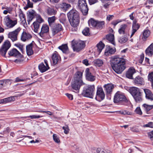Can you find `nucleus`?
<instances>
[{"label":"nucleus","instance_id":"nucleus-6","mask_svg":"<svg viewBox=\"0 0 153 153\" xmlns=\"http://www.w3.org/2000/svg\"><path fill=\"white\" fill-rule=\"evenodd\" d=\"M71 45L74 51L77 52L81 51L85 46L84 42L81 40L78 41L73 40L72 41Z\"/></svg>","mask_w":153,"mask_h":153},{"label":"nucleus","instance_id":"nucleus-19","mask_svg":"<svg viewBox=\"0 0 153 153\" xmlns=\"http://www.w3.org/2000/svg\"><path fill=\"white\" fill-rule=\"evenodd\" d=\"M49 27L48 26L45 24L42 25L41 28V31L39 33V34L41 37H43L44 36V33H48Z\"/></svg>","mask_w":153,"mask_h":153},{"label":"nucleus","instance_id":"nucleus-17","mask_svg":"<svg viewBox=\"0 0 153 153\" xmlns=\"http://www.w3.org/2000/svg\"><path fill=\"white\" fill-rule=\"evenodd\" d=\"M52 59L53 65H55L60 61L61 58L59 55L55 52L52 55Z\"/></svg>","mask_w":153,"mask_h":153},{"label":"nucleus","instance_id":"nucleus-51","mask_svg":"<svg viewBox=\"0 0 153 153\" xmlns=\"http://www.w3.org/2000/svg\"><path fill=\"white\" fill-rule=\"evenodd\" d=\"M143 126L144 128L149 127L150 128H153V122H149L147 124L144 125Z\"/></svg>","mask_w":153,"mask_h":153},{"label":"nucleus","instance_id":"nucleus-3","mask_svg":"<svg viewBox=\"0 0 153 153\" xmlns=\"http://www.w3.org/2000/svg\"><path fill=\"white\" fill-rule=\"evenodd\" d=\"M82 73L80 71H77L75 74V77L71 84L72 88L75 90H79L81 86L85 83L82 80Z\"/></svg>","mask_w":153,"mask_h":153},{"label":"nucleus","instance_id":"nucleus-52","mask_svg":"<svg viewBox=\"0 0 153 153\" xmlns=\"http://www.w3.org/2000/svg\"><path fill=\"white\" fill-rule=\"evenodd\" d=\"M13 97H10L4 99L5 104L11 102L13 100Z\"/></svg>","mask_w":153,"mask_h":153},{"label":"nucleus","instance_id":"nucleus-24","mask_svg":"<svg viewBox=\"0 0 153 153\" xmlns=\"http://www.w3.org/2000/svg\"><path fill=\"white\" fill-rule=\"evenodd\" d=\"M144 91L145 94L146 98L151 101L153 100V94L152 92L148 89H144Z\"/></svg>","mask_w":153,"mask_h":153},{"label":"nucleus","instance_id":"nucleus-8","mask_svg":"<svg viewBox=\"0 0 153 153\" xmlns=\"http://www.w3.org/2000/svg\"><path fill=\"white\" fill-rule=\"evenodd\" d=\"M128 101L123 94L120 91H117L114 96V101L115 103L122 102H128Z\"/></svg>","mask_w":153,"mask_h":153},{"label":"nucleus","instance_id":"nucleus-9","mask_svg":"<svg viewBox=\"0 0 153 153\" xmlns=\"http://www.w3.org/2000/svg\"><path fill=\"white\" fill-rule=\"evenodd\" d=\"M11 44L10 42L7 40L5 42L0 49V54L4 56L7 51L10 48Z\"/></svg>","mask_w":153,"mask_h":153},{"label":"nucleus","instance_id":"nucleus-22","mask_svg":"<svg viewBox=\"0 0 153 153\" xmlns=\"http://www.w3.org/2000/svg\"><path fill=\"white\" fill-rule=\"evenodd\" d=\"M32 37L31 35L26 32L23 31L21 35V39L23 42H25L28 40Z\"/></svg>","mask_w":153,"mask_h":153},{"label":"nucleus","instance_id":"nucleus-62","mask_svg":"<svg viewBox=\"0 0 153 153\" xmlns=\"http://www.w3.org/2000/svg\"><path fill=\"white\" fill-rule=\"evenodd\" d=\"M68 97V99L71 100H72L73 99V96L71 94L66 93L65 94Z\"/></svg>","mask_w":153,"mask_h":153},{"label":"nucleus","instance_id":"nucleus-12","mask_svg":"<svg viewBox=\"0 0 153 153\" xmlns=\"http://www.w3.org/2000/svg\"><path fill=\"white\" fill-rule=\"evenodd\" d=\"M5 25L9 28L13 27L17 22V20L13 21L11 20L8 16L5 17Z\"/></svg>","mask_w":153,"mask_h":153},{"label":"nucleus","instance_id":"nucleus-34","mask_svg":"<svg viewBox=\"0 0 153 153\" xmlns=\"http://www.w3.org/2000/svg\"><path fill=\"white\" fill-rule=\"evenodd\" d=\"M106 38L107 40L111 42V43L113 45H115V42L114 41V36L112 34H109L107 35L106 36Z\"/></svg>","mask_w":153,"mask_h":153},{"label":"nucleus","instance_id":"nucleus-38","mask_svg":"<svg viewBox=\"0 0 153 153\" xmlns=\"http://www.w3.org/2000/svg\"><path fill=\"white\" fill-rule=\"evenodd\" d=\"M1 83H2V87H7L8 86L10 85L11 84L10 81L8 79L6 80H1Z\"/></svg>","mask_w":153,"mask_h":153},{"label":"nucleus","instance_id":"nucleus-39","mask_svg":"<svg viewBox=\"0 0 153 153\" xmlns=\"http://www.w3.org/2000/svg\"><path fill=\"white\" fill-rule=\"evenodd\" d=\"M150 34V31L149 30H146L144 31L143 33L142 39L143 40L145 41L146 38L148 37Z\"/></svg>","mask_w":153,"mask_h":153},{"label":"nucleus","instance_id":"nucleus-37","mask_svg":"<svg viewBox=\"0 0 153 153\" xmlns=\"http://www.w3.org/2000/svg\"><path fill=\"white\" fill-rule=\"evenodd\" d=\"M93 18H91L88 21V24L91 27H96L97 22Z\"/></svg>","mask_w":153,"mask_h":153},{"label":"nucleus","instance_id":"nucleus-21","mask_svg":"<svg viewBox=\"0 0 153 153\" xmlns=\"http://www.w3.org/2000/svg\"><path fill=\"white\" fill-rule=\"evenodd\" d=\"M70 4L65 2H62L59 5V7L61 10L65 12L71 7Z\"/></svg>","mask_w":153,"mask_h":153},{"label":"nucleus","instance_id":"nucleus-23","mask_svg":"<svg viewBox=\"0 0 153 153\" xmlns=\"http://www.w3.org/2000/svg\"><path fill=\"white\" fill-rule=\"evenodd\" d=\"M133 82L135 85L138 86L143 85L144 83L143 78L139 76H137L135 78Z\"/></svg>","mask_w":153,"mask_h":153},{"label":"nucleus","instance_id":"nucleus-20","mask_svg":"<svg viewBox=\"0 0 153 153\" xmlns=\"http://www.w3.org/2000/svg\"><path fill=\"white\" fill-rule=\"evenodd\" d=\"M8 54L10 56H13L16 57H21V53L16 49L13 48L10 50L8 52Z\"/></svg>","mask_w":153,"mask_h":153},{"label":"nucleus","instance_id":"nucleus-40","mask_svg":"<svg viewBox=\"0 0 153 153\" xmlns=\"http://www.w3.org/2000/svg\"><path fill=\"white\" fill-rule=\"evenodd\" d=\"M56 19V17L55 16H53L48 18V21L49 25L50 27H52V24L55 22Z\"/></svg>","mask_w":153,"mask_h":153},{"label":"nucleus","instance_id":"nucleus-44","mask_svg":"<svg viewBox=\"0 0 153 153\" xmlns=\"http://www.w3.org/2000/svg\"><path fill=\"white\" fill-rule=\"evenodd\" d=\"M19 16L21 21H22L23 22L24 21H25V16L23 13L21 9H19Z\"/></svg>","mask_w":153,"mask_h":153},{"label":"nucleus","instance_id":"nucleus-32","mask_svg":"<svg viewBox=\"0 0 153 153\" xmlns=\"http://www.w3.org/2000/svg\"><path fill=\"white\" fill-rule=\"evenodd\" d=\"M128 39V36L126 34L123 35V36L120 37L118 38L119 42L123 44L126 42Z\"/></svg>","mask_w":153,"mask_h":153},{"label":"nucleus","instance_id":"nucleus-5","mask_svg":"<svg viewBox=\"0 0 153 153\" xmlns=\"http://www.w3.org/2000/svg\"><path fill=\"white\" fill-rule=\"evenodd\" d=\"M94 85H88L84 88L82 92L83 96L92 98L94 94Z\"/></svg>","mask_w":153,"mask_h":153},{"label":"nucleus","instance_id":"nucleus-41","mask_svg":"<svg viewBox=\"0 0 153 153\" xmlns=\"http://www.w3.org/2000/svg\"><path fill=\"white\" fill-rule=\"evenodd\" d=\"M96 28L98 29H102L104 26L105 22L104 21H97Z\"/></svg>","mask_w":153,"mask_h":153},{"label":"nucleus","instance_id":"nucleus-33","mask_svg":"<svg viewBox=\"0 0 153 153\" xmlns=\"http://www.w3.org/2000/svg\"><path fill=\"white\" fill-rule=\"evenodd\" d=\"M127 25L126 24H123L121 25L120 28L118 30V32L120 34H126L125 29L126 28Z\"/></svg>","mask_w":153,"mask_h":153},{"label":"nucleus","instance_id":"nucleus-54","mask_svg":"<svg viewBox=\"0 0 153 153\" xmlns=\"http://www.w3.org/2000/svg\"><path fill=\"white\" fill-rule=\"evenodd\" d=\"M15 45L18 47L20 51L22 53H23V45H22L19 43H18L15 44Z\"/></svg>","mask_w":153,"mask_h":153},{"label":"nucleus","instance_id":"nucleus-45","mask_svg":"<svg viewBox=\"0 0 153 153\" xmlns=\"http://www.w3.org/2000/svg\"><path fill=\"white\" fill-rule=\"evenodd\" d=\"M33 24L34 27V31L35 32L37 33L38 31V30L39 29L40 25L39 23H37V22H34L33 23Z\"/></svg>","mask_w":153,"mask_h":153},{"label":"nucleus","instance_id":"nucleus-15","mask_svg":"<svg viewBox=\"0 0 153 153\" xmlns=\"http://www.w3.org/2000/svg\"><path fill=\"white\" fill-rule=\"evenodd\" d=\"M52 32L53 35L62 30V27L61 24L56 23L52 26Z\"/></svg>","mask_w":153,"mask_h":153},{"label":"nucleus","instance_id":"nucleus-53","mask_svg":"<svg viewBox=\"0 0 153 153\" xmlns=\"http://www.w3.org/2000/svg\"><path fill=\"white\" fill-rule=\"evenodd\" d=\"M135 112L137 114L140 115H141L142 114V112L139 107H138L136 108L135 110Z\"/></svg>","mask_w":153,"mask_h":153},{"label":"nucleus","instance_id":"nucleus-31","mask_svg":"<svg viewBox=\"0 0 153 153\" xmlns=\"http://www.w3.org/2000/svg\"><path fill=\"white\" fill-rule=\"evenodd\" d=\"M47 14L49 16L55 15L56 14L57 11L53 8L48 7L46 10Z\"/></svg>","mask_w":153,"mask_h":153},{"label":"nucleus","instance_id":"nucleus-57","mask_svg":"<svg viewBox=\"0 0 153 153\" xmlns=\"http://www.w3.org/2000/svg\"><path fill=\"white\" fill-rule=\"evenodd\" d=\"M42 116L36 115H30L28 117V118H30L31 119L39 118L40 117H42Z\"/></svg>","mask_w":153,"mask_h":153},{"label":"nucleus","instance_id":"nucleus-1","mask_svg":"<svg viewBox=\"0 0 153 153\" xmlns=\"http://www.w3.org/2000/svg\"><path fill=\"white\" fill-rule=\"evenodd\" d=\"M125 59L122 58L114 57L111 62V66L114 71L118 74H121L125 70Z\"/></svg>","mask_w":153,"mask_h":153},{"label":"nucleus","instance_id":"nucleus-60","mask_svg":"<svg viewBox=\"0 0 153 153\" xmlns=\"http://www.w3.org/2000/svg\"><path fill=\"white\" fill-rule=\"evenodd\" d=\"M38 112H40L45 113L50 116H51V115H52V114H53L52 112H51L50 111H38Z\"/></svg>","mask_w":153,"mask_h":153},{"label":"nucleus","instance_id":"nucleus-36","mask_svg":"<svg viewBox=\"0 0 153 153\" xmlns=\"http://www.w3.org/2000/svg\"><path fill=\"white\" fill-rule=\"evenodd\" d=\"M34 11L33 10L29 12V14L27 15V18H28L27 22L29 24L30 22L34 17Z\"/></svg>","mask_w":153,"mask_h":153},{"label":"nucleus","instance_id":"nucleus-55","mask_svg":"<svg viewBox=\"0 0 153 153\" xmlns=\"http://www.w3.org/2000/svg\"><path fill=\"white\" fill-rule=\"evenodd\" d=\"M148 77L149 81L150 82L153 81V71L149 74Z\"/></svg>","mask_w":153,"mask_h":153},{"label":"nucleus","instance_id":"nucleus-61","mask_svg":"<svg viewBox=\"0 0 153 153\" xmlns=\"http://www.w3.org/2000/svg\"><path fill=\"white\" fill-rule=\"evenodd\" d=\"M114 17V16L113 15H109L107 16L106 19L107 20L110 21Z\"/></svg>","mask_w":153,"mask_h":153},{"label":"nucleus","instance_id":"nucleus-35","mask_svg":"<svg viewBox=\"0 0 153 153\" xmlns=\"http://www.w3.org/2000/svg\"><path fill=\"white\" fill-rule=\"evenodd\" d=\"M105 46V44L102 41H100L97 44V51L99 53H100L102 50L104 48Z\"/></svg>","mask_w":153,"mask_h":153},{"label":"nucleus","instance_id":"nucleus-11","mask_svg":"<svg viewBox=\"0 0 153 153\" xmlns=\"http://www.w3.org/2000/svg\"><path fill=\"white\" fill-rule=\"evenodd\" d=\"M105 94L102 88L100 86H98L97 88V91L96 93V99L99 100H103L105 98Z\"/></svg>","mask_w":153,"mask_h":153},{"label":"nucleus","instance_id":"nucleus-26","mask_svg":"<svg viewBox=\"0 0 153 153\" xmlns=\"http://www.w3.org/2000/svg\"><path fill=\"white\" fill-rule=\"evenodd\" d=\"M146 55L152 56L153 54V43L151 44L145 50Z\"/></svg>","mask_w":153,"mask_h":153},{"label":"nucleus","instance_id":"nucleus-46","mask_svg":"<svg viewBox=\"0 0 153 153\" xmlns=\"http://www.w3.org/2000/svg\"><path fill=\"white\" fill-rule=\"evenodd\" d=\"M36 16V21L35 22H37V23L41 24L42 22H44V21L43 19L42 18L40 15H37Z\"/></svg>","mask_w":153,"mask_h":153},{"label":"nucleus","instance_id":"nucleus-27","mask_svg":"<svg viewBox=\"0 0 153 153\" xmlns=\"http://www.w3.org/2000/svg\"><path fill=\"white\" fill-rule=\"evenodd\" d=\"M58 48L64 53L68 54L69 53V49L67 44H63L59 46Z\"/></svg>","mask_w":153,"mask_h":153},{"label":"nucleus","instance_id":"nucleus-29","mask_svg":"<svg viewBox=\"0 0 153 153\" xmlns=\"http://www.w3.org/2000/svg\"><path fill=\"white\" fill-rule=\"evenodd\" d=\"M33 45L32 43H31L26 47V52L28 56L31 55L33 54V51L32 50Z\"/></svg>","mask_w":153,"mask_h":153},{"label":"nucleus","instance_id":"nucleus-16","mask_svg":"<svg viewBox=\"0 0 153 153\" xmlns=\"http://www.w3.org/2000/svg\"><path fill=\"white\" fill-rule=\"evenodd\" d=\"M116 51L115 48H112L109 46L106 45L105 51V54L107 56H109L114 54Z\"/></svg>","mask_w":153,"mask_h":153},{"label":"nucleus","instance_id":"nucleus-13","mask_svg":"<svg viewBox=\"0 0 153 153\" xmlns=\"http://www.w3.org/2000/svg\"><path fill=\"white\" fill-rule=\"evenodd\" d=\"M89 71L88 68H87L85 70L86 78L89 81H94L96 79V77L91 74Z\"/></svg>","mask_w":153,"mask_h":153},{"label":"nucleus","instance_id":"nucleus-43","mask_svg":"<svg viewBox=\"0 0 153 153\" xmlns=\"http://www.w3.org/2000/svg\"><path fill=\"white\" fill-rule=\"evenodd\" d=\"M118 113H120L123 115H131L132 113L131 112H129L126 110H121L117 111Z\"/></svg>","mask_w":153,"mask_h":153},{"label":"nucleus","instance_id":"nucleus-18","mask_svg":"<svg viewBox=\"0 0 153 153\" xmlns=\"http://www.w3.org/2000/svg\"><path fill=\"white\" fill-rule=\"evenodd\" d=\"M135 72L136 71L135 69L133 67H131L126 72V76L128 79H133V75Z\"/></svg>","mask_w":153,"mask_h":153},{"label":"nucleus","instance_id":"nucleus-59","mask_svg":"<svg viewBox=\"0 0 153 153\" xmlns=\"http://www.w3.org/2000/svg\"><path fill=\"white\" fill-rule=\"evenodd\" d=\"M27 8L29 7H33V4L30 2L29 0H27Z\"/></svg>","mask_w":153,"mask_h":153},{"label":"nucleus","instance_id":"nucleus-49","mask_svg":"<svg viewBox=\"0 0 153 153\" xmlns=\"http://www.w3.org/2000/svg\"><path fill=\"white\" fill-rule=\"evenodd\" d=\"M53 139L54 141L57 143H59L60 142L59 137L56 134H53Z\"/></svg>","mask_w":153,"mask_h":153},{"label":"nucleus","instance_id":"nucleus-64","mask_svg":"<svg viewBox=\"0 0 153 153\" xmlns=\"http://www.w3.org/2000/svg\"><path fill=\"white\" fill-rule=\"evenodd\" d=\"M10 131V128L8 127H7L6 128V129L4 131V134H8Z\"/></svg>","mask_w":153,"mask_h":153},{"label":"nucleus","instance_id":"nucleus-7","mask_svg":"<svg viewBox=\"0 0 153 153\" xmlns=\"http://www.w3.org/2000/svg\"><path fill=\"white\" fill-rule=\"evenodd\" d=\"M77 5L83 15H86L88 13V8L86 0H78Z\"/></svg>","mask_w":153,"mask_h":153},{"label":"nucleus","instance_id":"nucleus-10","mask_svg":"<svg viewBox=\"0 0 153 153\" xmlns=\"http://www.w3.org/2000/svg\"><path fill=\"white\" fill-rule=\"evenodd\" d=\"M21 30V28L19 27L15 30L10 32L8 35V38H10L13 42L16 41L17 40L18 34Z\"/></svg>","mask_w":153,"mask_h":153},{"label":"nucleus","instance_id":"nucleus-2","mask_svg":"<svg viewBox=\"0 0 153 153\" xmlns=\"http://www.w3.org/2000/svg\"><path fill=\"white\" fill-rule=\"evenodd\" d=\"M67 15L71 25L74 27H77L80 22L79 12L76 10L72 9L68 13Z\"/></svg>","mask_w":153,"mask_h":153},{"label":"nucleus","instance_id":"nucleus-28","mask_svg":"<svg viewBox=\"0 0 153 153\" xmlns=\"http://www.w3.org/2000/svg\"><path fill=\"white\" fill-rule=\"evenodd\" d=\"M39 69L42 73L45 72L50 68L49 66L46 67L43 62L41 63L38 66Z\"/></svg>","mask_w":153,"mask_h":153},{"label":"nucleus","instance_id":"nucleus-63","mask_svg":"<svg viewBox=\"0 0 153 153\" xmlns=\"http://www.w3.org/2000/svg\"><path fill=\"white\" fill-rule=\"evenodd\" d=\"M89 4L90 5L94 4L97 2V0H88Z\"/></svg>","mask_w":153,"mask_h":153},{"label":"nucleus","instance_id":"nucleus-42","mask_svg":"<svg viewBox=\"0 0 153 153\" xmlns=\"http://www.w3.org/2000/svg\"><path fill=\"white\" fill-rule=\"evenodd\" d=\"M94 62L96 66L98 67L102 66L103 64V61L100 59H97L94 60Z\"/></svg>","mask_w":153,"mask_h":153},{"label":"nucleus","instance_id":"nucleus-25","mask_svg":"<svg viewBox=\"0 0 153 153\" xmlns=\"http://www.w3.org/2000/svg\"><path fill=\"white\" fill-rule=\"evenodd\" d=\"M104 88L107 94H110L114 88V86L111 84H107L105 85Z\"/></svg>","mask_w":153,"mask_h":153},{"label":"nucleus","instance_id":"nucleus-4","mask_svg":"<svg viewBox=\"0 0 153 153\" xmlns=\"http://www.w3.org/2000/svg\"><path fill=\"white\" fill-rule=\"evenodd\" d=\"M129 92L136 102H139L142 101V93L139 88L133 87L130 88Z\"/></svg>","mask_w":153,"mask_h":153},{"label":"nucleus","instance_id":"nucleus-47","mask_svg":"<svg viewBox=\"0 0 153 153\" xmlns=\"http://www.w3.org/2000/svg\"><path fill=\"white\" fill-rule=\"evenodd\" d=\"M97 152L98 153H111L109 151H106L102 149L98 148L97 149Z\"/></svg>","mask_w":153,"mask_h":153},{"label":"nucleus","instance_id":"nucleus-56","mask_svg":"<svg viewBox=\"0 0 153 153\" xmlns=\"http://www.w3.org/2000/svg\"><path fill=\"white\" fill-rule=\"evenodd\" d=\"M122 22L121 20L118 19L116 20H114L112 21L111 22V24L114 25V26H116L118 23H120Z\"/></svg>","mask_w":153,"mask_h":153},{"label":"nucleus","instance_id":"nucleus-14","mask_svg":"<svg viewBox=\"0 0 153 153\" xmlns=\"http://www.w3.org/2000/svg\"><path fill=\"white\" fill-rule=\"evenodd\" d=\"M137 21L136 19H134L133 21L132 27V30L131 37L134 35L135 33L140 28V25L138 23H137Z\"/></svg>","mask_w":153,"mask_h":153},{"label":"nucleus","instance_id":"nucleus-48","mask_svg":"<svg viewBox=\"0 0 153 153\" xmlns=\"http://www.w3.org/2000/svg\"><path fill=\"white\" fill-rule=\"evenodd\" d=\"M82 33L85 36H88L90 34L89 28L88 27H85L82 30Z\"/></svg>","mask_w":153,"mask_h":153},{"label":"nucleus","instance_id":"nucleus-58","mask_svg":"<svg viewBox=\"0 0 153 153\" xmlns=\"http://www.w3.org/2000/svg\"><path fill=\"white\" fill-rule=\"evenodd\" d=\"M148 136L151 140H153V131L149 132L148 133Z\"/></svg>","mask_w":153,"mask_h":153},{"label":"nucleus","instance_id":"nucleus-50","mask_svg":"<svg viewBox=\"0 0 153 153\" xmlns=\"http://www.w3.org/2000/svg\"><path fill=\"white\" fill-rule=\"evenodd\" d=\"M62 129L64 130V133L65 134H67L69 133L70 130L67 125H65V126H63Z\"/></svg>","mask_w":153,"mask_h":153},{"label":"nucleus","instance_id":"nucleus-30","mask_svg":"<svg viewBox=\"0 0 153 153\" xmlns=\"http://www.w3.org/2000/svg\"><path fill=\"white\" fill-rule=\"evenodd\" d=\"M143 109L147 114H151L149 111L152 109L153 108V105H149L146 104H144L142 105Z\"/></svg>","mask_w":153,"mask_h":153}]
</instances>
